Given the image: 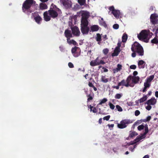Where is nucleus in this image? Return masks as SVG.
I'll use <instances>...</instances> for the list:
<instances>
[{"instance_id":"c9c22d12","label":"nucleus","mask_w":158,"mask_h":158,"mask_svg":"<svg viewBox=\"0 0 158 158\" xmlns=\"http://www.w3.org/2000/svg\"><path fill=\"white\" fill-rule=\"evenodd\" d=\"M107 99L104 98H103L102 100L101 101V102H99V105H102L103 103H104L105 102H107Z\"/></svg>"},{"instance_id":"7ed1b4c3","label":"nucleus","mask_w":158,"mask_h":158,"mask_svg":"<svg viewBox=\"0 0 158 158\" xmlns=\"http://www.w3.org/2000/svg\"><path fill=\"white\" fill-rule=\"evenodd\" d=\"M131 49L133 52L131 54V56L133 57L136 56V53L140 56H143L144 55V51L142 47L137 42H135L132 45Z\"/></svg>"},{"instance_id":"bf43d9fd","label":"nucleus","mask_w":158,"mask_h":158,"mask_svg":"<svg viewBox=\"0 0 158 158\" xmlns=\"http://www.w3.org/2000/svg\"><path fill=\"white\" fill-rule=\"evenodd\" d=\"M88 107H90V111L91 112L92 110V109L93 108V107L92 106H91V105H89L87 106Z\"/></svg>"},{"instance_id":"72a5a7b5","label":"nucleus","mask_w":158,"mask_h":158,"mask_svg":"<svg viewBox=\"0 0 158 158\" xmlns=\"http://www.w3.org/2000/svg\"><path fill=\"white\" fill-rule=\"evenodd\" d=\"M151 42L153 44H158V39L157 38H155L151 40Z\"/></svg>"},{"instance_id":"6ab92c4d","label":"nucleus","mask_w":158,"mask_h":158,"mask_svg":"<svg viewBox=\"0 0 158 158\" xmlns=\"http://www.w3.org/2000/svg\"><path fill=\"white\" fill-rule=\"evenodd\" d=\"M140 78L138 76H132V82L136 84L138 83L139 81Z\"/></svg>"},{"instance_id":"a211bd4d","label":"nucleus","mask_w":158,"mask_h":158,"mask_svg":"<svg viewBox=\"0 0 158 158\" xmlns=\"http://www.w3.org/2000/svg\"><path fill=\"white\" fill-rule=\"evenodd\" d=\"M145 62L143 60H140L138 63V65L139 68H144L145 67Z\"/></svg>"},{"instance_id":"412c9836","label":"nucleus","mask_w":158,"mask_h":158,"mask_svg":"<svg viewBox=\"0 0 158 158\" xmlns=\"http://www.w3.org/2000/svg\"><path fill=\"white\" fill-rule=\"evenodd\" d=\"M90 30L91 31H97L99 30V27L97 25H94L90 27Z\"/></svg>"},{"instance_id":"4c0bfd02","label":"nucleus","mask_w":158,"mask_h":158,"mask_svg":"<svg viewBox=\"0 0 158 158\" xmlns=\"http://www.w3.org/2000/svg\"><path fill=\"white\" fill-rule=\"evenodd\" d=\"M144 127L145 126L143 125L142 124L138 126L137 127V128L139 130L141 131L143 129Z\"/></svg>"},{"instance_id":"69168bd1","label":"nucleus","mask_w":158,"mask_h":158,"mask_svg":"<svg viewBox=\"0 0 158 158\" xmlns=\"http://www.w3.org/2000/svg\"><path fill=\"white\" fill-rule=\"evenodd\" d=\"M118 86H118H113V87L114 88H115L117 89H119V86Z\"/></svg>"},{"instance_id":"4468645a","label":"nucleus","mask_w":158,"mask_h":158,"mask_svg":"<svg viewBox=\"0 0 158 158\" xmlns=\"http://www.w3.org/2000/svg\"><path fill=\"white\" fill-rule=\"evenodd\" d=\"M64 35L67 38V39L73 37V35L71 33V31L68 29L65 31Z\"/></svg>"},{"instance_id":"de8ad7c7","label":"nucleus","mask_w":158,"mask_h":158,"mask_svg":"<svg viewBox=\"0 0 158 158\" xmlns=\"http://www.w3.org/2000/svg\"><path fill=\"white\" fill-rule=\"evenodd\" d=\"M110 117V115H107V116L104 117L103 118V119L104 120H106V121H108L109 120Z\"/></svg>"},{"instance_id":"5fc2aeb1","label":"nucleus","mask_w":158,"mask_h":158,"mask_svg":"<svg viewBox=\"0 0 158 158\" xmlns=\"http://www.w3.org/2000/svg\"><path fill=\"white\" fill-rule=\"evenodd\" d=\"M88 85L89 86V87L92 88L94 87V86L93 83L92 82H90V81L89 82Z\"/></svg>"},{"instance_id":"bb28decb","label":"nucleus","mask_w":158,"mask_h":158,"mask_svg":"<svg viewBox=\"0 0 158 158\" xmlns=\"http://www.w3.org/2000/svg\"><path fill=\"white\" fill-rule=\"evenodd\" d=\"M132 76L131 75H129V76L127 77L126 80V82L128 85H132V84H130V83L131 81V80H132Z\"/></svg>"},{"instance_id":"a878e982","label":"nucleus","mask_w":158,"mask_h":158,"mask_svg":"<svg viewBox=\"0 0 158 158\" xmlns=\"http://www.w3.org/2000/svg\"><path fill=\"white\" fill-rule=\"evenodd\" d=\"M101 81L104 83H106L109 81V79L106 78L105 76H102L101 78Z\"/></svg>"},{"instance_id":"f3484780","label":"nucleus","mask_w":158,"mask_h":158,"mask_svg":"<svg viewBox=\"0 0 158 158\" xmlns=\"http://www.w3.org/2000/svg\"><path fill=\"white\" fill-rule=\"evenodd\" d=\"M95 39L98 42V44H100L101 43V41H102L101 35L99 33H97Z\"/></svg>"},{"instance_id":"864d4df0","label":"nucleus","mask_w":158,"mask_h":158,"mask_svg":"<svg viewBox=\"0 0 158 158\" xmlns=\"http://www.w3.org/2000/svg\"><path fill=\"white\" fill-rule=\"evenodd\" d=\"M117 68L120 71L122 69V65L119 64H118L117 65Z\"/></svg>"},{"instance_id":"ddd939ff","label":"nucleus","mask_w":158,"mask_h":158,"mask_svg":"<svg viewBox=\"0 0 158 158\" xmlns=\"http://www.w3.org/2000/svg\"><path fill=\"white\" fill-rule=\"evenodd\" d=\"M121 85L125 86L126 87H128L129 86L131 87H133L134 86V85H128L124 79L123 80L120 82L118 83V86Z\"/></svg>"},{"instance_id":"f704fd0d","label":"nucleus","mask_w":158,"mask_h":158,"mask_svg":"<svg viewBox=\"0 0 158 158\" xmlns=\"http://www.w3.org/2000/svg\"><path fill=\"white\" fill-rule=\"evenodd\" d=\"M78 2L81 6H83L85 3V0H78Z\"/></svg>"},{"instance_id":"20e7f679","label":"nucleus","mask_w":158,"mask_h":158,"mask_svg":"<svg viewBox=\"0 0 158 158\" xmlns=\"http://www.w3.org/2000/svg\"><path fill=\"white\" fill-rule=\"evenodd\" d=\"M105 62L102 60H99V57H97L95 60H92L90 63V65L92 66L99 65L100 64H104Z\"/></svg>"},{"instance_id":"7c9ffc66","label":"nucleus","mask_w":158,"mask_h":158,"mask_svg":"<svg viewBox=\"0 0 158 158\" xmlns=\"http://www.w3.org/2000/svg\"><path fill=\"white\" fill-rule=\"evenodd\" d=\"M154 77V75H152L149 77H148L147 78L146 81L150 83V82L153 80Z\"/></svg>"},{"instance_id":"4d7b16f0","label":"nucleus","mask_w":158,"mask_h":158,"mask_svg":"<svg viewBox=\"0 0 158 158\" xmlns=\"http://www.w3.org/2000/svg\"><path fill=\"white\" fill-rule=\"evenodd\" d=\"M102 37L103 39H104V40H106L108 39V38L107 37V36L106 35H103L102 36Z\"/></svg>"},{"instance_id":"9d476101","label":"nucleus","mask_w":158,"mask_h":158,"mask_svg":"<svg viewBox=\"0 0 158 158\" xmlns=\"http://www.w3.org/2000/svg\"><path fill=\"white\" fill-rule=\"evenodd\" d=\"M62 3L66 8H69L71 6V2L69 0H63Z\"/></svg>"},{"instance_id":"aec40b11","label":"nucleus","mask_w":158,"mask_h":158,"mask_svg":"<svg viewBox=\"0 0 158 158\" xmlns=\"http://www.w3.org/2000/svg\"><path fill=\"white\" fill-rule=\"evenodd\" d=\"M89 22L87 20L81 19V27L87 26L88 25Z\"/></svg>"},{"instance_id":"6e6d98bb","label":"nucleus","mask_w":158,"mask_h":158,"mask_svg":"<svg viewBox=\"0 0 158 158\" xmlns=\"http://www.w3.org/2000/svg\"><path fill=\"white\" fill-rule=\"evenodd\" d=\"M151 119V116H148L147 117L146 119H145V121H149Z\"/></svg>"},{"instance_id":"5701e85b","label":"nucleus","mask_w":158,"mask_h":158,"mask_svg":"<svg viewBox=\"0 0 158 158\" xmlns=\"http://www.w3.org/2000/svg\"><path fill=\"white\" fill-rule=\"evenodd\" d=\"M34 19L35 22L38 24H39L40 22L42 20V18L38 15L35 17Z\"/></svg>"},{"instance_id":"680f3d73","label":"nucleus","mask_w":158,"mask_h":158,"mask_svg":"<svg viewBox=\"0 0 158 158\" xmlns=\"http://www.w3.org/2000/svg\"><path fill=\"white\" fill-rule=\"evenodd\" d=\"M138 74V72L137 71H135L133 73V76H135Z\"/></svg>"},{"instance_id":"1a4fd4ad","label":"nucleus","mask_w":158,"mask_h":158,"mask_svg":"<svg viewBox=\"0 0 158 158\" xmlns=\"http://www.w3.org/2000/svg\"><path fill=\"white\" fill-rule=\"evenodd\" d=\"M89 28L88 26H83L81 27V33L83 34H88L89 31Z\"/></svg>"},{"instance_id":"79ce46f5","label":"nucleus","mask_w":158,"mask_h":158,"mask_svg":"<svg viewBox=\"0 0 158 158\" xmlns=\"http://www.w3.org/2000/svg\"><path fill=\"white\" fill-rule=\"evenodd\" d=\"M103 53L105 55H107L109 52V50L108 48L104 49L103 50Z\"/></svg>"},{"instance_id":"39448f33","label":"nucleus","mask_w":158,"mask_h":158,"mask_svg":"<svg viewBox=\"0 0 158 158\" xmlns=\"http://www.w3.org/2000/svg\"><path fill=\"white\" fill-rule=\"evenodd\" d=\"M131 123V122L129 119H123L120 122V124H118V127L119 128L123 129L127 127L126 124H128Z\"/></svg>"},{"instance_id":"603ef678","label":"nucleus","mask_w":158,"mask_h":158,"mask_svg":"<svg viewBox=\"0 0 158 158\" xmlns=\"http://www.w3.org/2000/svg\"><path fill=\"white\" fill-rule=\"evenodd\" d=\"M152 108V107L150 105H148V106L146 107V109L148 110H150Z\"/></svg>"},{"instance_id":"dca6fc26","label":"nucleus","mask_w":158,"mask_h":158,"mask_svg":"<svg viewBox=\"0 0 158 158\" xmlns=\"http://www.w3.org/2000/svg\"><path fill=\"white\" fill-rule=\"evenodd\" d=\"M114 16L117 19L119 18L120 15V11L117 10H115L112 13Z\"/></svg>"},{"instance_id":"6e6552de","label":"nucleus","mask_w":158,"mask_h":158,"mask_svg":"<svg viewBox=\"0 0 158 158\" xmlns=\"http://www.w3.org/2000/svg\"><path fill=\"white\" fill-rule=\"evenodd\" d=\"M71 29L73 34L76 36H78L80 35V32L79 28L77 26H74L71 27Z\"/></svg>"},{"instance_id":"f03ea898","label":"nucleus","mask_w":158,"mask_h":158,"mask_svg":"<svg viewBox=\"0 0 158 158\" xmlns=\"http://www.w3.org/2000/svg\"><path fill=\"white\" fill-rule=\"evenodd\" d=\"M37 5L33 0H26L23 4L22 9L23 12L28 15L36 9Z\"/></svg>"},{"instance_id":"13d9d810","label":"nucleus","mask_w":158,"mask_h":158,"mask_svg":"<svg viewBox=\"0 0 158 158\" xmlns=\"http://www.w3.org/2000/svg\"><path fill=\"white\" fill-rule=\"evenodd\" d=\"M93 112L96 113L97 112V110L96 107H94L93 109L92 110Z\"/></svg>"},{"instance_id":"774afa93","label":"nucleus","mask_w":158,"mask_h":158,"mask_svg":"<svg viewBox=\"0 0 158 158\" xmlns=\"http://www.w3.org/2000/svg\"><path fill=\"white\" fill-rule=\"evenodd\" d=\"M98 123L99 124H101L102 123V118H100L98 121Z\"/></svg>"},{"instance_id":"0eeeda50","label":"nucleus","mask_w":158,"mask_h":158,"mask_svg":"<svg viewBox=\"0 0 158 158\" xmlns=\"http://www.w3.org/2000/svg\"><path fill=\"white\" fill-rule=\"evenodd\" d=\"M158 16L156 14H151L150 17V22L152 24L154 25L157 24L158 21Z\"/></svg>"},{"instance_id":"cd10ccee","label":"nucleus","mask_w":158,"mask_h":158,"mask_svg":"<svg viewBox=\"0 0 158 158\" xmlns=\"http://www.w3.org/2000/svg\"><path fill=\"white\" fill-rule=\"evenodd\" d=\"M130 133L129 137H130L131 138H132L135 136L137 135H138V133L135 131H130Z\"/></svg>"},{"instance_id":"423d86ee","label":"nucleus","mask_w":158,"mask_h":158,"mask_svg":"<svg viewBox=\"0 0 158 158\" xmlns=\"http://www.w3.org/2000/svg\"><path fill=\"white\" fill-rule=\"evenodd\" d=\"M148 36L147 31L145 30H142L139 34H138L137 35L139 39L141 40L147 39Z\"/></svg>"},{"instance_id":"b1692460","label":"nucleus","mask_w":158,"mask_h":158,"mask_svg":"<svg viewBox=\"0 0 158 158\" xmlns=\"http://www.w3.org/2000/svg\"><path fill=\"white\" fill-rule=\"evenodd\" d=\"M67 42L69 44H73L74 45H77V42L73 40H70V38L67 39Z\"/></svg>"},{"instance_id":"58836bf2","label":"nucleus","mask_w":158,"mask_h":158,"mask_svg":"<svg viewBox=\"0 0 158 158\" xmlns=\"http://www.w3.org/2000/svg\"><path fill=\"white\" fill-rule=\"evenodd\" d=\"M144 87H146L148 88L150 87V84L148 82L146 81V82L144 83Z\"/></svg>"},{"instance_id":"4be33fe9","label":"nucleus","mask_w":158,"mask_h":158,"mask_svg":"<svg viewBox=\"0 0 158 158\" xmlns=\"http://www.w3.org/2000/svg\"><path fill=\"white\" fill-rule=\"evenodd\" d=\"M40 9L41 10L47 9L48 8L47 5L44 3H41L40 5Z\"/></svg>"},{"instance_id":"052dcab7","label":"nucleus","mask_w":158,"mask_h":158,"mask_svg":"<svg viewBox=\"0 0 158 158\" xmlns=\"http://www.w3.org/2000/svg\"><path fill=\"white\" fill-rule=\"evenodd\" d=\"M102 69H104V71H103L104 72H107L108 71V69L103 67H102Z\"/></svg>"},{"instance_id":"f257e3e1","label":"nucleus","mask_w":158,"mask_h":158,"mask_svg":"<svg viewBox=\"0 0 158 158\" xmlns=\"http://www.w3.org/2000/svg\"><path fill=\"white\" fill-rule=\"evenodd\" d=\"M62 13L61 10L53 3L51 4L50 9L44 13V18L46 21H48L51 18L55 19L57 18L59 15Z\"/></svg>"},{"instance_id":"ea45409f","label":"nucleus","mask_w":158,"mask_h":158,"mask_svg":"<svg viewBox=\"0 0 158 158\" xmlns=\"http://www.w3.org/2000/svg\"><path fill=\"white\" fill-rule=\"evenodd\" d=\"M116 107L118 111L121 112L123 111L122 108L120 106L117 105H116Z\"/></svg>"},{"instance_id":"c756f323","label":"nucleus","mask_w":158,"mask_h":158,"mask_svg":"<svg viewBox=\"0 0 158 158\" xmlns=\"http://www.w3.org/2000/svg\"><path fill=\"white\" fill-rule=\"evenodd\" d=\"M127 38V35L126 33L123 34V36L122 37V42H125Z\"/></svg>"},{"instance_id":"393cba45","label":"nucleus","mask_w":158,"mask_h":158,"mask_svg":"<svg viewBox=\"0 0 158 158\" xmlns=\"http://www.w3.org/2000/svg\"><path fill=\"white\" fill-rule=\"evenodd\" d=\"M89 18V15L88 13H83L81 15V19L87 20Z\"/></svg>"},{"instance_id":"2eb2a0df","label":"nucleus","mask_w":158,"mask_h":158,"mask_svg":"<svg viewBox=\"0 0 158 158\" xmlns=\"http://www.w3.org/2000/svg\"><path fill=\"white\" fill-rule=\"evenodd\" d=\"M120 51L121 50L120 48L116 47L114 50L113 53L112 54V56H117L119 54Z\"/></svg>"},{"instance_id":"9b49d317","label":"nucleus","mask_w":158,"mask_h":158,"mask_svg":"<svg viewBox=\"0 0 158 158\" xmlns=\"http://www.w3.org/2000/svg\"><path fill=\"white\" fill-rule=\"evenodd\" d=\"M78 48L77 47H75L72 48V53L75 57H77L80 55V53L77 52V49Z\"/></svg>"},{"instance_id":"09e8293b","label":"nucleus","mask_w":158,"mask_h":158,"mask_svg":"<svg viewBox=\"0 0 158 158\" xmlns=\"http://www.w3.org/2000/svg\"><path fill=\"white\" fill-rule=\"evenodd\" d=\"M136 66L135 65H132L130 66V68L131 69H136Z\"/></svg>"},{"instance_id":"f8f14e48","label":"nucleus","mask_w":158,"mask_h":158,"mask_svg":"<svg viewBox=\"0 0 158 158\" xmlns=\"http://www.w3.org/2000/svg\"><path fill=\"white\" fill-rule=\"evenodd\" d=\"M156 102V100L154 97H152L150 99L148 100L146 102L148 105H155Z\"/></svg>"},{"instance_id":"37998d69","label":"nucleus","mask_w":158,"mask_h":158,"mask_svg":"<svg viewBox=\"0 0 158 158\" xmlns=\"http://www.w3.org/2000/svg\"><path fill=\"white\" fill-rule=\"evenodd\" d=\"M110 108L112 109L113 110L115 108V106L113 105L112 103L110 102L109 104Z\"/></svg>"},{"instance_id":"0e129e2a","label":"nucleus","mask_w":158,"mask_h":158,"mask_svg":"<svg viewBox=\"0 0 158 158\" xmlns=\"http://www.w3.org/2000/svg\"><path fill=\"white\" fill-rule=\"evenodd\" d=\"M118 46L116 48H120L121 46V44L120 42H118L117 44Z\"/></svg>"},{"instance_id":"c03bdc74","label":"nucleus","mask_w":158,"mask_h":158,"mask_svg":"<svg viewBox=\"0 0 158 158\" xmlns=\"http://www.w3.org/2000/svg\"><path fill=\"white\" fill-rule=\"evenodd\" d=\"M110 10L112 11V13L116 9H114V7L113 6H111L109 7V8Z\"/></svg>"},{"instance_id":"3c124183","label":"nucleus","mask_w":158,"mask_h":158,"mask_svg":"<svg viewBox=\"0 0 158 158\" xmlns=\"http://www.w3.org/2000/svg\"><path fill=\"white\" fill-rule=\"evenodd\" d=\"M119 71L120 70L118 69L117 68H116L113 69V73H114Z\"/></svg>"},{"instance_id":"e433bc0d","label":"nucleus","mask_w":158,"mask_h":158,"mask_svg":"<svg viewBox=\"0 0 158 158\" xmlns=\"http://www.w3.org/2000/svg\"><path fill=\"white\" fill-rule=\"evenodd\" d=\"M87 96L88 98L87 102H89L90 100H91L93 99V97L90 94L87 95Z\"/></svg>"},{"instance_id":"a19ab883","label":"nucleus","mask_w":158,"mask_h":158,"mask_svg":"<svg viewBox=\"0 0 158 158\" xmlns=\"http://www.w3.org/2000/svg\"><path fill=\"white\" fill-rule=\"evenodd\" d=\"M142 139V136H138L135 140V143L137 142Z\"/></svg>"},{"instance_id":"e2e57ef3","label":"nucleus","mask_w":158,"mask_h":158,"mask_svg":"<svg viewBox=\"0 0 158 158\" xmlns=\"http://www.w3.org/2000/svg\"><path fill=\"white\" fill-rule=\"evenodd\" d=\"M147 88H147L144 86V87L142 90V92L143 93L147 91Z\"/></svg>"},{"instance_id":"49530a36","label":"nucleus","mask_w":158,"mask_h":158,"mask_svg":"<svg viewBox=\"0 0 158 158\" xmlns=\"http://www.w3.org/2000/svg\"><path fill=\"white\" fill-rule=\"evenodd\" d=\"M140 114V112L138 110H136L135 111V116H138Z\"/></svg>"},{"instance_id":"2f4dec72","label":"nucleus","mask_w":158,"mask_h":158,"mask_svg":"<svg viewBox=\"0 0 158 158\" xmlns=\"http://www.w3.org/2000/svg\"><path fill=\"white\" fill-rule=\"evenodd\" d=\"M145 132L143 133V135H145L146 134H147L148 132V128L147 125H146L145 126Z\"/></svg>"},{"instance_id":"c85d7f7f","label":"nucleus","mask_w":158,"mask_h":158,"mask_svg":"<svg viewBox=\"0 0 158 158\" xmlns=\"http://www.w3.org/2000/svg\"><path fill=\"white\" fill-rule=\"evenodd\" d=\"M147 95H144L143 96L139 99L140 103H141L146 101L147 99Z\"/></svg>"},{"instance_id":"a18cd8bd","label":"nucleus","mask_w":158,"mask_h":158,"mask_svg":"<svg viewBox=\"0 0 158 158\" xmlns=\"http://www.w3.org/2000/svg\"><path fill=\"white\" fill-rule=\"evenodd\" d=\"M113 28L115 29H117L118 28L119 26L117 24H115L113 25Z\"/></svg>"},{"instance_id":"8fccbe9b","label":"nucleus","mask_w":158,"mask_h":158,"mask_svg":"<svg viewBox=\"0 0 158 158\" xmlns=\"http://www.w3.org/2000/svg\"><path fill=\"white\" fill-rule=\"evenodd\" d=\"M68 66L70 68H73L74 67L73 64L71 62L69 63Z\"/></svg>"},{"instance_id":"338daca9","label":"nucleus","mask_w":158,"mask_h":158,"mask_svg":"<svg viewBox=\"0 0 158 158\" xmlns=\"http://www.w3.org/2000/svg\"><path fill=\"white\" fill-rule=\"evenodd\" d=\"M108 126L109 127H111L113 128L114 126V124H108Z\"/></svg>"},{"instance_id":"473e14b6","label":"nucleus","mask_w":158,"mask_h":158,"mask_svg":"<svg viewBox=\"0 0 158 158\" xmlns=\"http://www.w3.org/2000/svg\"><path fill=\"white\" fill-rule=\"evenodd\" d=\"M123 96L122 94H117L115 96V98L116 99H119Z\"/></svg>"}]
</instances>
